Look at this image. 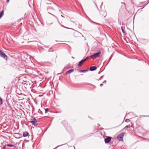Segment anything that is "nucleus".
Here are the masks:
<instances>
[{"label": "nucleus", "instance_id": "25", "mask_svg": "<svg viewBox=\"0 0 149 149\" xmlns=\"http://www.w3.org/2000/svg\"><path fill=\"white\" fill-rule=\"evenodd\" d=\"M10 0H7L6 1V3H8L9 1Z\"/></svg>", "mask_w": 149, "mask_h": 149}, {"label": "nucleus", "instance_id": "9", "mask_svg": "<svg viewBox=\"0 0 149 149\" xmlns=\"http://www.w3.org/2000/svg\"><path fill=\"white\" fill-rule=\"evenodd\" d=\"M100 14L101 15H102V16H104V17L107 15L106 13L104 11H101L100 13Z\"/></svg>", "mask_w": 149, "mask_h": 149}, {"label": "nucleus", "instance_id": "44", "mask_svg": "<svg viewBox=\"0 0 149 149\" xmlns=\"http://www.w3.org/2000/svg\"><path fill=\"white\" fill-rule=\"evenodd\" d=\"M144 7L145 6H144L142 8H144Z\"/></svg>", "mask_w": 149, "mask_h": 149}, {"label": "nucleus", "instance_id": "6", "mask_svg": "<svg viewBox=\"0 0 149 149\" xmlns=\"http://www.w3.org/2000/svg\"><path fill=\"white\" fill-rule=\"evenodd\" d=\"M111 137L109 136H108L104 140V141L106 143H109L111 141Z\"/></svg>", "mask_w": 149, "mask_h": 149}, {"label": "nucleus", "instance_id": "43", "mask_svg": "<svg viewBox=\"0 0 149 149\" xmlns=\"http://www.w3.org/2000/svg\"><path fill=\"white\" fill-rule=\"evenodd\" d=\"M26 84V83H25V84H24V85H25V84Z\"/></svg>", "mask_w": 149, "mask_h": 149}, {"label": "nucleus", "instance_id": "36", "mask_svg": "<svg viewBox=\"0 0 149 149\" xmlns=\"http://www.w3.org/2000/svg\"><path fill=\"white\" fill-rule=\"evenodd\" d=\"M61 16L62 17H64L63 16V15H61Z\"/></svg>", "mask_w": 149, "mask_h": 149}, {"label": "nucleus", "instance_id": "3", "mask_svg": "<svg viewBox=\"0 0 149 149\" xmlns=\"http://www.w3.org/2000/svg\"><path fill=\"white\" fill-rule=\"evenodd\" d=\"M30 123H32L33 125L36 126V124L37 123V121L34 117H32L31 119Z\"/></svg>", "mask_w": 149, "mask_h": 149}, {"label": "nucleus", "instance_id": "17", "mask_svg": "<svg viewBox=\"0 0 149 149\" xmlns=\"http://www.w3.org/2000/svg\"><path fill=\"white\" fill-rule=\"evenodd\" d=\"M48 12V13H49V14H50L52 15L53 16H54V17H55L57 19H58V17H57L56 16H55V15H53V14H51V13H49V12Z\"/></svg>", "mask_w": 149, "mask_h": 149}, {"label": "nucleus", "instance_id": "42", "mask_svg": "<svg viewBox=\"0 0 149 149\" xmlns=\"http://www.w3.org/2000/svg\"><path fill=\"white\" fill-rule=\"evenodd\" d=\"M102 3H102V4H101V5H102Z\"/></svg>", "mask_w": 149, "mask_h": 149}, {"label": "nucleus", "instance_id": "40", "mask_svg": "<svg viewBox=\"0 0 149 149\" xmlns=\"http://www.w3.org/2000/svg\"><path fill=\"white\" fill-rule=\"evenodd\" d=\"M127 120H126V122H127Z\"/></svg>", "mask_w": 149, "mask_h": 149}, {"label": "nucleus", "instance_id": "28", "mask_svg": "<svg viewBox=\"0 0 149 149\" xmlns=\"http://www.w3.org/2000/svg\"><path fill=\"white\" fill-rule=\"evenodd\" d=\"M48 51L49 52H51H51H53V51H50V49H48Z\"/></svg>", "mask_w": 149, "mask_h": 149}, {"label": "nucleus", "instance_id": "15", "mask_svg": "<svg viewBox=\"0 0 149 149\" xmlns=\"http://www.w3.org/2000/svg\"><path fill=\"white\" fill-rule=\"evenodd\" d=\"M121 29L123 33H125V31L124 30V29H123V27H121Z\"/></svg>", "mask_w": 149, "mask_h": 149}, {"label": "nucleus", "instance_id": "26", "mask_svg": "<svg viewBox=\"0 0 149 149\" xmlns=\"http://www.w3.org/2000/svg\"><path fill=\"white\" fill-rule=\"evenodd\" d=\"M106 80H105L103 82V83H106Z\"/></svg>", "mask_w": 149, "mask_h": 149}, {"label": "nucleus", "instance_id": "19", "mask_svg": "<svg viewBox=\"0 0 149 149\" xmlns=\"http://www.w3.org/2000/svg\"><path fill=\"white\" fill-rule=\"evenodd\" d=\"M48 110H49V109L48 108L46 109L45 110V113H47V111H48Z\"/></svg>", "mask_w": 149, "mask_h": 149}, {"label": "nucleus", "instance_id": "1", "mask_svg": "<svg viewBox=\"0 0 149 149\" xmlns=\"http://www.w3.org/2000/svg\"><path fill=\"white\" fill-rule=\"evenodd\" d=\"M101 54V51H99L97 52L94 53L90 56V57L92 58H95L99 57Z\"/></svg>", "mask_w": 149, "mask_h": 149}, {"label": "nucleus", "instance_id": "21", "mask_svg": "<svg viewBox=\"0 0 149 149\" xmlns=\"http://www.w3.org/2000/svg\"><path fill=\"white\" fill-rule=\"evenodd\" d=\"M6 89H7V88L5 87H4V90L5 91H7Z\"/></svg>", "mask_w": 149, "mask_h": 149}, {"label": "nucleus", "instance_id": "5", "mask_svg": "<svg viewBox=\"0 0 149 149\" xmlns=\"http://www.w3.org/2000/svg\"><path fill=\"white\" fill-rule=\"evenodd\" d=\"M89 57L88 56L87 57L85 58L84 59L80 61L79 62L78 64V66H81L83 65V63L86 61L87 59Z\"/></svg>", "mask_w": 149, "mask_h": 149}, {"label": "nucleus", "instance_id": "29", "mask_svg": "<svg viewBox=\"0 0 149 149\" xmlns=\"http://www.w3.org/2000/svg\"><path fill=\"white\" fill-rule=\"evenodd\" d=\"M62 74V73H59L57 74L59 75V74Z\"/></svg>", "mask_w": 149, "mask_h": 149}, {"label": "nucleus", "instance_id": "30", "mask_svg": "<svg viewBox=\"0 0 149 149\" xmlns=\"http://www.w3.org/2000/svg\"><path fill=\"white\" fill-rule=\"evenodd\" d=\"M112 57V56H111L110 57L109 61H110V60H111V58Z\"/></svg>", "mask_w": 149, "mask_h": 149}, {"label": "nucleus", "instance_id": "2", "mask_svg": "<svg viewBox=\"0 0 149 149\" xmlns=\"http://www.w3.org/2000/svg\"><path fill=\"white\" fill-rule=\"evenodd\" d=\"M125 133H122L119 134L117 137V138L119 141H123V138L124 136Z\"/></svg>", "mask_w": 149, "mask_h": 149}, {"label": "nucleus", "instance_id": "24", "mask_svg": "<svg viewBox=\"0 0 149 149\" xmlns=\"http://www.w3.org/2000/svg\"><path fill=\"white\" fill-rule=\"evenodd\" d=\"M95 6L96 8H97V9H98V7L97 4L95 3Z\"/></svg>", "mask_w": 149, "mask_h": 149}, {"label": "nucleus", "instance_id": "22", "mask_svg": "<svg viewBox=\"0 0 149 149\" xmlns=\"http://www.w3.org/2000/svg\"><path fill=\"white\" fill-rule=\"evenodd\" d=\"M78 32V33L79 34H80V35H81V36H82V37H84V36H83V35L81 34V33H80V32Z\"/></svg>", "mask_w": 149, "mask_h": 149}, {"label": "nucleus", "instance_id": "14", "mask_svg": "<svg viewBox=\"0 0 149 149\" xmlns=\"http://www.w3.org/2000/svg\"><path fill=\"white\" fill-rule=\"evenodd\" d=\"M7 146L8 147H13L14 146L12 144H8L7 145Z\"/></svg>", "mask_w": 149, "mask_h": 149}, {"label": "nucleus", "instance_id": "35", "mask_svg": "<svg viewBox=\"0 0 149 149\" xmlns=\"http://www.w3.org/2000/svg\"><path fill=\"white\" fill-rule=\"evenodd\" d=\"M102 84H100V86H102Z\"/></svg>", "mask_w": 149, "mask_h": 149}, {"label": "nucleus", "instance_id": "11", "mask_svg": "<svg viewBox=\"0 0 149 149\" xmlns=\"http://www.w3.org/2000/svg\"><path fill=\"white\" fill-rule=\"evenodd\" d=\"M29 134L27 132H24L23 133V136L24 137H26L28 136Z\"/></svg>", "mask_w": 149, "mask_h": 149}, {"label": "nucleus", "instance_id": "8", "mask_svg": "<svg viewBox=\"0 0 149 149\" xmlns=\"http://www.w3.org/2000/svg\"><path fill=\"white\" fill-rule=\"evenodd\" d=\"M97 69V67L95 66L90 67L89 70L91 71H94L96 70Z\"/></svg>", "mask_w": 149, "mask_h": 149}, {"label": "nucleus", "instance_id": "45", "mask_svg": "<svg viewBox=\"0 0 149 149\" xmlns=\"http://www.w3.org/2000/svg\"><path fill=\"white\" fill-rule=\"evenodd\" d=\"M20 24H22V22H21V23H20Z\"/></svg>", "mask_w": 149, "mask_h": 149}, {"label": "nucleus", "instance_id": "32", "mask_svg": "<svg viewBox=\"0 0 149 149\" xmlns=\"http://www.w3.org/2000/svg\"><path fill=\"white\" fill-rule=\"evenodd\" d=\"M65 27L66 28V29H71V28H67V27Z\"/></svg>", "mask_w": 149, "mask_h": 149}, {"label": "nucleus", "instance_id": "13", "mask_svg": "<svg viewBox=\"0 0 149 149\" xmlns=\"http://www.w3.org/2000/svg\"><path fill=\"white\" fill-rule=\"evenodd\" d=\"M14 135L15 136L16 138H19V137H17V135H18L19 134V133H14Z\"/></svg>", "mask_w": 149, "mask_h": 149}, {"label": "nucleus", "instance_id": "10", "mask_svg": "<svg viewBox=\"0 0 149 149\" xmlns=\"http://www.w3.org/2000/svg\"><path fill=\"white\" fill-rule=\"evenodd\" d=\"M74 70L73 69L69 70L68 71H66L65 72V74H70L71 72H72Z\"/></svg>", "mask_w": 149, "mask_h": 149}, {"label": "nucleus", "instance_id": "37", "mask_svg": "<svg viewBox=\"0 0 149 149\" xmlns=\"http://www.w3.org/2000/svg\"><path fill=\"white\" fill-rule=\"evenodd\" d=\"M94 23H95V24H97V23H96L95 22H94Z\"/></svg>", "mask_w": 149, "mask_h": 149}, {"label": "nucleus", "instance_id": "41", "mask_svg": "<svg viewBox=\"0 0 149 149\" xmlns=\"http://www.w3.org/2000/svg\"><path fill=\"white\" fill-rule=\"evenodd\" d=\"M72 58H74V57H72Z\"/></svg>", "mask_w": 149, "mask_h": 149}, {"label": "nucleus", "instance_id": "38", "mask_svg": "<svg viewBox=\"0 0 149 149\" xmlns=\"http://www.w3.org/2000/svg\"><path fill=\"white\" fill-rule=\"evenodd\" d=\"M127 120H126V122H127Z\"/></svg>", "mask_w": 149, "mask_h": 149}, {"label": "nucleus", "instance_id": "20", "mask_svg": "<svg viewBox=\"0 0 149 149\" xmlns=\"http://www.w3.org/2000/svg\"><path fill=\"white\" fill-rule=\"evenodd\" d=\"M130 125H127L125 126V127L126 128H130Z\"/></svg>", "mask_w": 149, "mask_h": 149}, {"label": "nucleus", "instance_id": "16", "mask_svg": "<svg viewBox=\"0 0 149 149\" xmlns=\"http://www.w3.org/2000/svg\"><path fill=\"white\" fill-rule=\"evenodd\" d=\"M2 104V100L1 98H0V105Z\"/></svg>", "mask_w": 149, "mask_h": 149}, {"label": "nucleus", "instance_id": "12", "mask_svg": "<svg viewBox=\"0 0 149 149\" xmlns=\"http://www.w3.org/2000/svg\"><path fill=\"white\" fill-rule=\"evenodd\" d=\"M4 14L3 10H2L0 13V19L3 16Z\"/></svg>", "mask_w": 149, "mask_h": 149}, {"label": "nucleus", "instance_id": "39", "mask_svg": "<svg viewBox=\"0 0 149 149\" xmlns=\"http://www.w3.org/2000/svg\"><path fill=\"white\" fill-rule=\"evenodd\" d=\"M127 120H126V122H127Z\"/></svg>", "mask_w": 149, "mask_h": 149}, {"label": "nucleus", "instance_id": "34", "mask_svg": "<svg viewBox=\"0 0 149 149\" xmlns=\"http://www.w3.org/2000/svg\"><path fill=\"white\" fill-rule=\"evenodd\" d=\"M145 3V2H142V4H143V3Z\"/></svg>", "mask_w": 149, "mask_h": 149}, {"label": "nucleus", "instance_id": "4", "mask_svg": "<svg viewBox=\"0 0 149 149\" xmlns=\"http://www.w3.org/2000/svg\"><path fill=\"white\" fill-rule=\"evenodd\" d=\"M0 56L6 60L8 58V57L6 54L1 50H0Z\"/></svg>", "mask_w": 149, "mask_h": 149}, {"label": "nucleus", "instance_id": "7", "mask_svg": "<svg viewBox=\"0 0 149 149\" xmlns=\"http://www.w3.org/2000/svg\"><path fill=\"white\" fill-rule=\"evenodd\" d=\"M75 71L76 72H86L88 71L89 70L88 69L84 70H79L77 69L75 70Z\"/></svg>", "mask_w": 149, "mask_h": 149}, {"label": "nucleus", "instance_id": "48", "mask_svg": "<svg viewBox=\"0 0 149 149\" xmlns=\"http://www.w3.org/2000/svg\"><path fill=\"white\" fill-rule=\"evenodd\" d=\"M24 74V75L25 74Z\"/></svg>", "mask_w": 149, "mask_h": 149}, {"label": "nucleus", "instance_id": "46", "mask_svg": "<svg viewBox=\"0 0 149 149\" xmlns=\"http://www.w3.org/2000/svg\"><path fill=\"white\" fill-rule=\"evenodd\" d=\"M102 77H103V76H101V77L102 78Z\"/></svg>", "mask_w": 149, "mask_h": 149}, {"label": "nucleus", "instance_id": "33", "mask_svg": "<svg viewBox=\"0 0 149 149\" xmlns=\"http://www.w3.org/2000/svg\"><path fill=\"white\" fill-rule=\"evenodd\" d=\"M38 74H40V75H41V74H42L41 73H38Z\"/></svg>", "mask_w": 149, "mask_h": 149}, {"label": "nucleus", "instance_id": "31", "mask_svg": "<svg viewBox=\"0 0 149 149\" xmlns=\"http://www.w3.org/2000/svg\"><path fill=\"white\" fill-rule=\"evenodd\" d=\"M100 72H99L98 73V74H100Z\"/></svg>", "mask_w": 149, "mask_h": 149}, {"label": "nucleus", "instance_id": "23", "mask_svg": "<svg viewBox=\"0 0 149 149\" xmlns=\"http://www.w3.org/2000/svg\"><path fill=\"white\" fill-rule=\"evenodd\" d=\"M6 148L5 146H4L2 149H5Z\"/></svg>", "mask_w": 149, "mask_h": 149}, {"label": "nucleus", "instance_id": "18", "mask_svg": "<svg viewBox=\"0 0 149 149\" xmlns=\"http://www.w3.org/2000/svg\"><path fill=\"white\" fill-rule=\"evenodd\" d=\"M118 24H119L121 25V21L119 20L118 18Z\"/></svg>", "mask_w": 149, "mask_h": 149}, {"label": "nucleus", "instance_id": "27", "mask_svg": "<svg viewBox=\"0 0 149 149\" xmlns=\"http://www.w3.org/2000/svg\"><path fill=\"white\" fill-rule=\"evenodd\" d=\"M148 3L146 4V5H145V6H146V5L148 4V3H149V0H148Z\"/></svg>", "mask_w": 149, "mask_h": 149}, {"label": "nucleus", "instance_id": "47", "mask_svg": "<svg viewBox=\"0 0 149 149\" xmlns=\"http://www.w3.org/2000/svg\"><path fill=\"white\" fill-rule=\"evenodd\" d=\"M61 145V146H62V145ZM60 146H61V145H60Z\"/></svg>", "mask_w": 149, "mask_h": 149}]
</instances>
